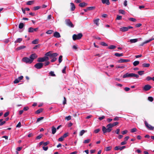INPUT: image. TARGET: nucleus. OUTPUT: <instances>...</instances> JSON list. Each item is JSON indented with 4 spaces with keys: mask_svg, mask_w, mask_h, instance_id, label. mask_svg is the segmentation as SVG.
Returning a JSON list of instances; mask_svg holds the SVG:
<instances>
[{
    "mask_svg": "<svg viewBox=\"0 0 154 154\" xmlns=\"http://www.w3.org/2000/svg\"><path fill=\"white\" fill-rule=\"evenodd\" d=\"M37 57V56L35 54H33L31 55L29 57H25L22 59V61L26 63L31 64L34 60Z\"/></svg>",
    "mask_w": 154,
    "mask_h": 154,
    "instance_id": "f257e3e1",
    "label": "nucleus"
},
{
    "mask_svg": "<svg viewBox=\"0 0 154 154\" xmlns=\"http://www.w3.org/2000/svg\"><path fill=\"white\" fill-rule=\"evenodd\" d=\"M135 77L136 78H138L139 77V76L138 75L133 73H127L123 76V78H128V77Z\"/></svg>",
    "mask_w": 154,
    "mask_h": 154,
    "instance_id": "f03ea898",
    "label": "nucleus"
},
{
    "mask_svg": "<svg viewBox=\"0 0 154 154\" xmlns=\"http://www.w3.org/2000/svg\"><path fill=\"white\" fill-rule=\"evenodd\" d=\"M82 36V33H80L77 35L74 34L72 36V38L73 40L75 41L77 39H80Z\"/></svg>",
    "mask_w": 154,
    "mask_h": 154,
    "instance_id": "7ed1b4c3",
    "label": "nucleus"
},
{
    "mask_svg": "<svg viewBox=\"0 0 154 154\" xmlns=\"http://www.w3.org/2000/svg\"><path fill=\"white\" fill-rule=\"evenodd\" d=\"M49 59V58L47 56H44L42 57L38 58L37 60V61L39 62H43L45 61H47Z\"/></svg>",
    "mask_w": 154,
    "mask_h": 154,
    "instance_id": "20e7f679",
    "label": "nucleus"
},
{
    "mask_svg": "<svg viewBox=\"0 0 154 154\" xmlns=\"http://www.w3.org/2000/svg\"><path fill=\"white\" fill-rule=\"evenodd\" d=\"M106 128L105 126H103L102 127V131L104 134H105L106 132H110L112 129L107 128Z\"/></svg>",
    "mask_w": 154,
    "mask_h": 154,
    "instance_id": "39448f33",
    "label": "nucleus"
},
{
    "mask_svg": "<svg viewBox=\"0 0 154 154\" xmlns=\"http://www.w3.org/2000/svg\"><path fill=\"white\" fill-rule=\"evenodd\" d=\"M43 65V64L42 63H37L34 65V67L37 69H39L42 67Z\"/></svg>",
    "mask_w": 154,
    "mask_h": 154,
    "instance_id": "423d86ee",
    "label": "nucleus"
},
{
    "mask_svg": "<svg viewBox=\"0 0 154 154\" xmlns=\"http://www.w3.org/2000/svg\"><path fill=\"white\" fill-rule=\"evenodd\" d=\"M65 22L66 23L67 25L71 27H74L73 24H72V22L70 21L69 19H67L65 20Z\"/></svg>",
    "mask_w": 154,
    "mask_h": 154,
    "instance_id": "0eeeda50",
    "label": "nucleus"
},
{
    "mask_svg": "<svg viewBox=\"0 0 154 154\" xmlns=\"http://www.w3.org/2000/svg\"><path fill=\"white\" fill-rule=\"evenodd\" d=\"M151 88V86L149 85H146L143 87V90L145 91H147L150 90Z\"/></svg>",
    "mask_w": 154,
    "mask_h": 154,
    "instance_id": "6e6552de",
    "label": "nucleus"
},
{
    "mask_svg": "<svg viewBox=\"0 0 154 154\" xmlns=\"http://www.w3.org/2000/svg\"><path fill=\"white\" fill-rule=\"evenodd\" d=\"M145 124L146 126L148 129L150 130H153L154 129V127L149 124L146 122H145Z\"/></svg>",
    "mask_w": 154,
    "mask_h": 154,
    "instance_id": "1a4fd4ad",
    "label": "nucleus"
},
{
    "mask_svg": "<svg viewBox=\"0 0 154 154\" xmlns=\"http://www.w3.org/2000/svg\"><path fill=\"white\" fill-rule=\"evenodd\" d=\"M126 148V146H116L114 148V149L116 150H122L123 149H124L125 148Z\"/></svg>",
    "mask_w": 154,
    "mask_h": 154,
    "instance_id": "9d476101",
    "label": "nucleus"
},
{
    "mask_svg": "<svg viewBox=\"0 0 154 154\" xmlns=\"http://www.w3.org/2000/svg\"><path fill=\"white\" fill-rule=\"evenodd\" d=\"M130 61L128 59H120V60H119L118 61V63H123L125 62H127Z\"/></svg>",
    "mask_w": 154,
    "mask_h": 154,
    "instance_id": "9b49d317",
    "label": "nucleus"
},
{
    "mask_svg": "<svg viewBox=\"0 0 154 154\" xmlns=\"http://www.w3.org/2000/svg\"><path fill=\"white\" fill-rule=\"evenodd\" d=\"M120 30L122 32H125L128 30L127 27H123L120 28Z\"/></svg>",
    "mask_w": 154,
    "mask_h": 154,
    "instance_id": "f8f14e48",
    "label": "nucleus"
},
{
    "mask_svg": "<svg viewBox=\"0 0 154 154\" xmlns=\"http://www.w3.org/2000/svg\"><path fill=\"white\" fill-rule=\"evenodd\" d=\"M100 19L98 18L94 19V23L97 26H98L99 24V21Z\"/></svg>",
    "mask_w": 154,
    "mask_h": 154,
    "instance_id": "ddd939ff",
    "label": "nucleus"
},
{
    "mask_svg": "<svg viewBox=\"0 0 154 154\" xmlns=\"http://www.w3.org/2000/svg\"><path fill=\"white\" fill-rule=\"evenodd\" d=\"M88 4L85 2H82L80 3L79 5V6L81 7H84L88 5Z\"/></svg>",
    "mask_w": 154,
    "mask_h": 154,
    "instance_id": "4468645a",
    "label": "nucleus"
},
{
    "mask_svg": "<svg viewBox=\"0 0 154 154\" xmlns=\"http://www.w3.org/2000/svg\"><path fill=\"white\" fill-rule=\"evenodd\" d=\"M54 36L57 38H58L60 37V33L57 32H56L54 33Z\"/></svg>",
    "mask_w": 154,
    "mask_h": 154,
    "instance_id": "2eb2a0df",
    "label": "nucleus"
},
{
    "mask_svg": "<svg viewBox=\"0 0 154 154\" xmlns=\"http://www.w3.org/2000/svg\"><path fill=\"white\" fill-rule=\"evenodd\" d=\"M101 1L103 4H106L108 5L110 4L109 0H101Z\"/></svg>",
    "mask_w": 154,
    "mask_h": 154,
    "instance_id": "dca6fc26",
    "label": "nucleus"
},
{
    "mask_svg": "<svg viewBox=\"0 0 154 154\" xmlns=\"http://www.w3.org/2000/svg\"><path fill=\"white\" fill-rule=\"evenodd\" d=\"M138 41L137 38H135L134 39H131L129 40V42H130L131 43H134L137 42Z\"/></svg>",
    "mask_w": 154,
    "mask_h": 154,
    "instance_id": "f3484780",
    "label": "nucleus"
},
{
    "mask_svg": "<svg viewBox=\"0 0 154 154\" xmlns=\"http://www.w3.org/2000/svg\"><path fill=\"white\" fill-rule=\"evenodd\" d=\"M70 5L71 7V10L72 11H73L75 10V6L74 4L73 3H70Z\"/></svg>",
    "mask_w": 154,
    "mask_h": 154,
    "instance_id": "a211bd4d",
    "label": "nucleus"
},
{
    "mask_svg": "<svg viewBox=\"0 0 154 154\" xmlns=\"http://www.w3.org/2000/svg\"><path fill=\"white\" fill-rule=\"evenodd\" d=\"M26 46H25L22 45V46H20V47L17 48H16V50L17 51H18V50L24 49V48H26Z\"/></svg>",
    "mask_w": 154,
    "mask_h": 154,
    "instance_id": "6ab92c4d",
    "label": "nucleus"
},
{
    "mask_svg": "<svg viewBox=\"0 0 154 154\" xmlns=\"http://www.w3.org/2000/svg\"><path fill=\"white\" fill-rule=\"evenodd\" d=\"M52 133L53 134H54L56 131V129L54 126L51 128Z\"/></svg>",
    "mask_w": 154,
    "mask_h": 154,
    "instance_id": "aec40b11",
    "label": "nucleus"
},
{
    "mask_svg": "<svg viewBox=\"0 0 154 154\" xmlns=\"http://www.w3.org/2000/svg\"><path fill=\"white\" fill-rule=\"evenodd\" d=\"M150 64L149 63H143L142 64V66L144 67H148L150 66Z\"/></svg>",
    "mask_w": 154,
    "mask_h": 154,
    "instance_id": "412c9836",
    "label": "nucleus"
},
{
    "mask_svg": "<svg viewBox=\"0 0 154 154\" xmlns=\"http://www.w3.org/2000/svg\"><path fill=\"white\" fill-rule=\"evenodd\" d=\"M22 40V38H18L14 42V43H20Z\"/></svg>",
    "mask_w": 154,
    "mask_h": 154,
    "instance_id": "4be33fe9",
    "label": "nucleus"
},
{
    "mask_svg": "<svg viewBox=\"0 0 154 154\" xmlns=\"http://www.w3.org/2000/svg\"><path fill=\"white\" fill-rule=\"evenodd\" d=\"M34 28L32 27H30L28 29V32H34Z\"/></svg>",
    "mask_w": 154,
    "mask_h": 154,
    "instance_id": "5701e85b",
    "label": "nucleus"
},
{
    "mask_svg": "<svg viewBox=\"0 0 154 154\" xmlns=\"http://www.w3.org/2000/svg\"><path fill=\"white\" fill-rule=\"evenodd\" d=\"M116 47L114 45H111L108 47V48L110 49H114L116 48Z\"/></svg>",
    "mask_w": 154,
    "mask_h": 154,
    "instance_id": "b1692460",
    "label": "nucleus"
},
{
    "mask_svg": "<svg viewBox=\"0 0 154 154\" xmlns=\"http://www.w3.org/2000/svg\"><path fill=\"white\" fill-rule=\"evenodd\" d=\"M115 55L116 57H120L122 56H123V54L122 53L119 54L118 53H116L115 54Z\"/></svg>",
    "mask_w": 154,
    "mask_h": 154,
    "instance_id": "393cba45",
    "label": "nucleus"
},
{
    "mask_svg": "<svg viewBox=\"0 0 154 154\" xmlns=\"http://www.w3.org/2000/svg\"><path fill=\"white\" fill-rule=\"evenodd\" d=\"M51 52L49 51L48 52H47L45 54V56H50L51 57Z\"/></svg>",
    "mask_w": 154,
    "mask_h": 154,
    "instance_id": "a878e982",
    "label": "nucleus"
},
{
    "mask_svg": "<svg viewBox=\"0 0 154 154\" xmlns=\"http://www.w3.org/2000/svg\"><path fill=\"white\" fill-rule=\"evenodd\" d=\"M139 63V62L138 61H136L134 62L133 63V64L134 66H136Z\"/></svg>",
    "mask_w": 154,
    "mask_h": 154,
    "instance_id": "bb28decb",
    "label": "nucleus"
},
{
    "mask_svg": "<svg viewBox=\"0 0 154 154\" xmlns=\"http://www.w3.org/2000/svg\"><path fill=\"white\" fill-rule=\"evenodd\" d=\"M2 119H0V126L4 124H5L6 122L5 121H2Z\"/></svg>",
    "mask_w": 154,
    "mask_h": 154,
    "instance_id": "cd10ccee",
    "label": "nucleus"
},
{
    "mask_svg": "<svg viewBox=\"0 0 154 154\" xmlns=\"http://www.w3.org/2000/svg\"><path fill=\"white\" fill-rule=\"evenodd\" d=\"M87 132V131H85L84 130H82L80 132L79 135L80 136H82L84 133Z\"/></svg>",
    "mask_w": 154,
    "mask_h": 154,
    "instance_id": "c85d7f7f",
    "label": "nucleus"
},
{
    "mask_svg": "<svg viewBox=\"0 0 154 154\" xmlns=\"http://www.w3.org/2000/svg\"><path fill=\"white\" fill-rule=\"evenodd\" d=\"M58 54L57 53H53L51 54V57H55L58 55Z\"/></svg>",
    "mask_w": 154,
    "mask_h": 154,
    "instance_id": "c756f323",
    "label": "nucleus"
},
{
    "mask_svg": "<svg viewBox=\"0 0 154 154\" xmlns=\"http://www.w3.org/2000/svg\"><path fill=\"white\" fill-rule=\"evenodd\" d=\"M38 39H35V40H34L33 41L32 43L33 44H36L38 43Z\"/></svg>",
    "mask_w": 154,
    "mask_h": 154,
    "instance_id": "7c9ffc66",
    "label": "nucleus"
},
{
    "mask_svg": "<svg viewBox=\"0 0 154 154\" xmlns=\"http://www.w3.org/2000/svg\"><path fill=\"white\" fill-rule=\"evenodd\" d=\"M113 127V126L112 125V124L110 123L109 124H108L107 126L106 127L108 128H109L112 129V128Z\"/></svg>",
    "mask_w": 154,
    "mask_h": 154,
    "instance_id": "2f4dec72",
    "label": "nucleus"
},
{
    "mask_svg": "<svg viewBox=\"0 0 154 154\" xmlns=\"http://www.w3.org/2000/svg\"><path fill=\"white\" fill-rule=\"evenodd\" d=\"M113 127V126L112 125V124L110 123L109 124H108L107 126L106 127L108 128H109L112 129V128Z\"/></svg>",
    "mask_w": 154,
    "mask_h": 154,
    "instance_id": "473e14b6",
    "label": "nucleus"
},
{
    "mask_svg": "<svg viewBox=\"0 0 154 154\" xmlns=\"http://www.w3.org/2000/svg\"><path fill=\"white\" fill-rule=\"evenodd\" d=\"M24 26V24L23 23H20L19 25V28L20 29H22Z\"/></svg>",
    "mask_w": 154,
    "mask_h": 154,
    "instance_id": "72a5a7b5",
    "label": "nucleus"
},
{
    "mask_svg": "<svg viewBox=\"0 0 154 154\" xmlns=\"http://www.w3.org/2000/svg\"><path fill=\"white\" fill-rule=\"evenodd\" d=\"M71 117L70 116H66L65 117V120H66L67 121H69L71 120Z\"/></svg>",
    "mask_w": 154,
    "mask_h": 154,
    "instance_id": "f704fd0d",
    "label": "nucleus"
},
{
    "mask_svg": "<svg viewBox=\"0 0 154 154\" xmlns=\"http://www.w3.org/2000/svg\"><path fill=\"white\" fill-rule=\"evenodd\" d=\"M44 119V117H41L40 118H39L37 119V120H36V122H38Z\"/></svg>",
    "mask_w": 154,
    "mask_h": 154,
    "instance_id": "c9c22d12",
    "label": "nucleus"
},
{
    "mask_svg": "<svg viewBox=\"0 0 154 154\" xmlns=\"http://www.w3.org/2000/svg\"><path fill=\"white\" fill-rule=\"evenodd\" d=\"M112 148L111 146L107 147L105 148V150L106 151H109L111 150Z\"/></svg>",
    "mask_w": 154,
    "mask_h": 154,
    "instance_id": "e433bc0d",
    "label": "nucleus"
},
{
    "mask_svg": "<svg viewBox=\"0 0 154 154\" xmlns=\"http://www.w3.org/2000/svg\"><path fill=\"white\" fill-rule=\"evenodd\" d=\"M144 71H139L138 72V74L140 75H143L144 74Z\"/></svg>",
    "mask_w": 154,
    "mask_h": 154,
    "instance_id": "4c0bfd02",
    "label": "nucleus"
},
{
    "mask_svg": "<svg viewBox=\"0 0 154 154\" xmlns=\"http://www.w3.org/2000/svg\"><path fill=\"white\" fill-rule=\"evenodd\" d=\"M42 109H39L37 110L36 112V113L37 114H39L42 112Z\"/></svg>",
    "mask_w": 154,
    "mask_h": 154,
    "instance_id": "58836bf2",
    "label": "nucleus"
},
{
    "mask_svg": "<svg viewBox=\"0 0 154 154\" xmlns=\"http://www.w3.org/2000/svg\"><path fill=\"white\" fill-rule=\"evenodd\" d=\"M33 3V1H29L26 3V4L28 5H31Z\"/></svg>",
    "mask_w": 154,
    "mask_h": 154,
    "instance_id": "ea45409f",
    "label": "nucleus"
},
{
    "mask_svg": "<svg viewBox=\"0 0 154 154\" xmlns=\"http://www.w3.org/2000/svg\"><path fill=\"white\" fill-rule=\"evenodd\" d=\"M119 12L120 14H124L125 13V12L124 10L121 9L119 10Z\"/></svg>",
    "mask_w": 154,
    "mask_h": 154,
    "instance_id": "a19ab883",
    "label": "nucleus"
},
{
    "mask_svg": "<svg viewBox=\"0 0 154 154\" xmlns=\"http://www.w3.org/2000/svg\"><path fill=\"white\" fill-rule=\"evenodd\" d=\"M100 44L101 45L104 46H108V45L104 42H101L100 43Z\"/></svg>",
    "mask_w": 154,
    "mask_h": 154,
    "instance_id": "79ce46f5",
    "label": "nucleus"
},
{
    "mask_svg": "<svg viewBox=\"0 0 154 154\" xmlns=\"http://www.w3.org/2000/svg\"><path fill=\"white\" fill-rule=\"evenodd\" d=\"M53 32L52 30H50L47 31L46 33L48 34H51Z\"/></svg>",
    "mask_w": 154,
    "mask_h": 154,
    "instance_id": "37998d69",
    "label": "nucleus"
},
{
    "mask_svg": "<svg viewBox=\"0 0 154 154\" xmlns=\"http://www.w3.org/2000/svg\"><path fill=\"white\" fill-rule=\"evenodd\" d=\"M153 40H154V39L150 38L148 40L146 41H145L144 42L145 43V44H146V43L150 42V41Z\"/></svg>",
    "mask_w": 154,
    "mask_h": 154,
    "instance_id": "c03bdc74",
    "label": "nucleus"
},
{
    "mask_svg": "<svg viewBox=\"0 0 154 154\" xmlns=\"http://www.w3.org/2000/svg\"><path fill=\"white\" fill-rule=\"evenodd\" d=\"M50 75L52 76H55V74L54 73V72L51 71L50 72Z\"/></svg>",
    "mask_w": 154,
    "mask_h": 154,
    "instance_id": "a18cd8bd",
    "label": "nucleus"
},
{
    "mask_svg": "<svg viewBox=\"0 0 154 154\" xmlns=\"http://www.w3.org/2000/svg\"><path fill=\"white\" fill-rule=\"evenodd\" d=\"M148 99L149 101L151 102L153 100V97H148Z\"/></svg>",
    "mask_w": 154,
    "mask_h": 154,
    "instance_id": "49530a36",
    "label": "nucleus"
},
{
    "mask_svg": "<svg viewBox=\"0 0 154 154\" xmlns=\"http://www.w3.org/2000/svg\"><path fill=\"white\" fill-rule=\"evenodd\" d=\"M42 136V134H40L38 136H37L36 138V139L38 140V139H39L40 138H41Z\"/></svg>",
    "mask_w": 154,
    "mask_h": 154,
    "instance_id": "de8ad7c7",
    "label": "nucleus"
},
{
    "mask_svg": "<svg viewBox=\"0 0 154 154\" xmlns=\"http://www.w3.org/2000/svg\"><path fill=\"white\" fill-rule=\"evenodd\" d=\"M62 55H60V56L59 58V63H60L62 61Z\"/></svg>",
    "mask_w": 154,
    "mask_h": 154,
    "instance_id": "09e8293b",
    "label": "nucleus"
},
{
    "mask_svg": "<svg viewBox=\"0 0 154 154\" xmlns=\"http://www.w3.org/2000/svg\"><path fill=\"white\" fill-rule=\"evenodd\" d=\"M129 20L133 22H135L136 20V19L135 18H129Z\"/></svg>",
    "mask_w": 154,
    "mask_h": 154,
    "instance_id": "8fccbe9b",
    "label": "nucleus"
},
{
    "mask_svg": "<svg viewBox=\"0 0 154 154\" xmlns=\"http://www.w3.org/2000/svg\"><path fill=\"white\" fill-rule=\"evenodd\" d=\"M68 133H65L62 136L64 138L68 136Z\"/></svg>",
    "mask_w": 154,
    "mask_h": 154,
    "instance_id": "3c124183",
    "label": "nucleus"
},
{
    "mask_svg": "<svg viewBox=\"0 0 154 154\" xmlns=\"http://www.w3.org/2000/svg\"><path fill=\"white\" fill-rule=\"evenodd\" d=\"M90 139L86 140L84 141L83 143H88L90 142Z\"/></svg>",
    "mask_w": 154,
    "mask_h": 154,
    "instance_id": "603ef678",
    "label": "nucleus"
},
{
    "mask_svg": "<svg viewBox=\"0 0 154 154\" xmlns=\"http://www.w3.org/2000/svg\"><path fill=\"white\" fill-rule=\"evenodd\" d=\"M63 139L64 138L62 136L58 139V140L59 141H62L63 140Z\"/></svg>",
    "mask_w": 154,
    "mask_h": 154,
    "instance_id": "864d4df0",
    "label": "nucleus"
},
{
    "mask_svg": "<svg viewBox=\"0 0 154 154\" xmlns=\"http://www.w3.org/2000/svg\"><path fill=\"white\" fill-rule=\"evenodd\" d=\"M88 10H92L94 9L95 8V7H93V6L92 7H88Z\"/></svg>",
    "mask_w": 154,
    "mask_h": 154,
    "instance_id": "5fc2aeb1",
    "label": "nucleus"
},
{
    "mask_svg": "<svg viewBox=\"0 0 154 154\" xmlns=\"http://www.w3.org/2000/svg\"><path fill=\"white\" fill-rule=\"evenodd\" d=\"M137 130V129L136 128H133L131 130V132L132 133H133L136 131Z\"/></svg>",
    "mask_w": 154,
    "mask_h": 154,
    "instance_id": "6e6d98bb",
    "label": "nucleus"
},
{
    "mask_svg": "<svg viewBox=\"0 0 154 154\" xmlns=\"http://www.w3.org/2000/svg\"><path fill=\"white\" fill-rule=\"evenodd\" d=\"M20 81L17 78V79H16L14 81V82L15 84L17 83H19Z\"/></svg>",
    "mask_w": 154,
    "mask_h": 154,
    "instance_id": "4d7b16f0",
    "label": "nucleus"
},
{
    "mask_svg": "<svg viewBox=\"0 0 154 154\" xmlns=\"http://www.w3.org/2000/svg\"><path fill=\"white\" fill-rule=\"evenodd\" d=\"M40 8V7L39 6H37L35 7L34 8V10L35 11L38 10Z\"/></svg>",
    "mask_w": 154,
    "mask_h": 154,
    "instance_id": "13d9d810",
    "label": "nucleus"
},
{
    "mask_svg": "<svg viewBox=\"0 0 154 154\" xmlns=\"http://www.w3.org/2000/svg\"><path fill=\"white\" fill-rule=\"evenodd\" d=\"M125 67V66H117L116 67V68H124Z\"/></svg>",
    "mask_w": 154,
    "mask_h": 154,
    "instance_id": "bf43d9fd",
    "label": "nucleus"
},
{
    "mask_svg": "<svg viewBox=\"0 0 154 154\" xmlns=\"http://www.w3.org/2000/svg\"><path fill=\"white\" fill-rule=\"evenodd\" d=\"M49 143V141H47L45 142H44L43 143V144L45 146H46Z\"/></svg>",
    "mask_w": 154,
    "mask_h": 154,
    "instance_id": "052dcab7",
    "label": "nucleus"
},
{
    "mask_svg": "<svg viewBox=\"0 0 154 154\" xmlns=\"http://www.w3.org/2000/svg\"><path fill=\"white\" fill-rule=\"evenodd\" d=\"M100 129H97L95 130L94 131V132L95 133H98V132H99L100 131Z\"/></svg>",
    "mask_w": 154,
    "mask_h": 154,
    "instance_id": "680f3d73",
    "label": "nucleus"
},
{
    "mask_svg": "<svg viewBox=\"0 0 154 154\" xmlns=\"http://www.w3.org/2000/svg\"><path fill=\"white\" fill-rule=\"evenodd\" d=\"M127 132H128V131L126 130H125L124 131H122V134H125L126 133H127Z\"/></svg>",
    "mask_w": 154,
    "mask_h": 154,
    "instance_id": "e2e57ef3",
    "label": "nucleus"
},
{
    "mask_svg": "<svg viewBox=\"0 0 154 154\" xmlns=\"http://www.w3.org/2000/svg\"><path fill=\"white\" fill-rule=\"evenodd\" d=\"M122 17L121 16L118 15L117 16L116 19H117V20H121L122 19Z\"/></svg>",
    "mask_w": 154,
    "mask_h": 154,
    "instance_id": "0e129e2a",
    "label": "nucleus"
},
{
    "mask_svg": "<svg viewBox=\"0 0 154 154\" xmlns=\"http://www.w3.org/2000/svg\"><path fill=\"white\" fill-rule=\"evenodd\" d=\"M29 109V108L28 106L25 107L23 108V111H27Z\"/></svg>",
    "mask_w": 154,
    "mask_h": 154,
    "instance_id": "69168bd1",
    "label": "nucleus"
},
{
    "mask_svg": "<svg viewBox=\"0 0 154 154\" xmlns=\"http://www.w3.org/2000/svg\"><path fill=\"white\" fill-rule=\"evenodd\" d=\"M105 118V117L104 116H102L100 117L98 119L100 120H102L103 119H104Z\"/></svg>",
    "mask_w": 154,
    "mask_h": 154,
    "instance_id": "338daca9",
    "label": "nucleus"
},
{
    "mask_svg": "<svg viewBox=\"0 0 154 154\" xmlns=\"http://www.w3.org/2000/svg\"><path fill=\"white\" fill-rule=\"evenodd\" d=\"M21 124L20 122H19L16 126L17 128H20L21 127Z\"/></svg>",
    "mask_w": 154,
    "mask_h": 154,
    "instance_id": "774afa93",
    "label": "nucleus"
}]
</instances>
